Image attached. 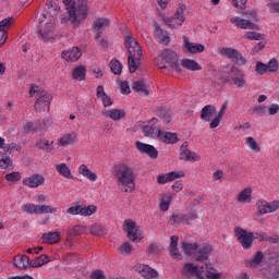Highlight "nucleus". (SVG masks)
<instances>
[{
	"label": "nucleus",
	"instance_id": "f257e3e1",
	"mask_svg": "<svg viewBox=\"0 0 279 279\" xmlns=\"http://www.w3.org/2000/svg\"><path fill=\"white\" fill-rule=\"evenodd\" d=\"M113 175L118 180V186L124 193H132L136 184L134 183V170L128 165L118 163L113 167Z\"/></svg>",
	"mask_w": 279,
	"mask_h": 279
},
{
	"label": "nucleus",
	"instance_id": "f03ea898",
	"mask_svg": "<svg viewBox=\"0 0 279 279\" xmlns=\"http://www.w3.org/2000/svg\"><path fill=\"white\" fill-rule=\"evenodd\" d=\"M124 45L130 53L128 58L129 71L130 73H136L138 62L143 60V49L141 48V44L132 35H129L125 37Z\"/></svg>",
	"mask_w": 279,
	"mask_h": 279
},
{
	"label": "nucleus",
	"instance_id": "7ed1b4c3",
	"mask_svg": "<svg viewBox=\"0 0 279 279\" xmlns=\"http://www.w3.org/2000/svg\"><path fill=\"white\" fill-rule=\"evenodd\" d=\"M87 14L88 2L86 0H77V10L68 9V12H65L61 19V23L64 24L72 19L73 25H80V22L86 19Z\"/></svg>",
	"mask_w": 279,
	"mask_h": 279
},
{
	"label": "nucleus",
	"instance_id": "20e7f679",
	"mask_svg": "<svg viewBox=\"0 0 279 279\" xmlns=\"http://www.w3.org/2000/svg\"><path fill=\"white\" fill-rule=\"evenodd\" d=\"M45 19H47V15H43L39 20V28L36 31L37 38L39 40H51L56 36V22L53 20L45 22Z\"/></svg>",
	"mask_w": 279,
	"mask_h": 279
},
{
	"label": "nucleus",
	"instance_id": "39448f33",
	"mask_svg": "<svg viewBox=\"0 0 279 279\" xmlns=\"http://www.w3.org/2000/svg\"><path fill=\"white\" fill-rule=\"evenodd\" d=\"M245 16L247 20L236 16L231 17L230 23H232V25H235L240 29H259L258 25L254 24L253 22L258 21L255 10L246 11Z\"/></svg>",
	"mask_w": 279,
	"mask_h": 279
},
{
	"label": "nucleus",
	"instance_id": "423d86ee",
	"mask_svg": "<svg viewBox=\"0 0 279 279\" xmlns=\"http://www.w3.org/2000/svg\"><path fill=\"white\" fill-rule=\"evenodd\" d=\"M234 233L238 242L242 245L243 250H251L252 245H254V232H248L241 227H236L234 229Z\"/></svg>",
	"mask_w": 279,
	"mask_h": 279
},
{
	"label": "nucleus",
	"instance_id": "0eeeda50",
	"mask_svg": "<svg viewBox=\"0 0 279 279\" xmlns=\"http://www.w3.org/2000/svg\"><path fill=\"white\" fill-rule=\"evenodd\" d=\"M160 56L163 58V62L167 64L166 66H168V69H171V71H175L177 73L182 71L178 61V54L173 50L166 48L160 52Z\"/></svg>",
	"mask_w": 279,
	"mask_h": 279
},
{
	"label": "nucleus",
	"instance_id": "6e6552de",
	"mask_svg": "<svg viewBox=\"0 0 279 279\" xmlns=\"http://www.w3.org/2000/svg\"><path fill=\"white\" fill-rule=\"evenodd\" d=\"M123 230L128 232V239L133 243H141L143 234L141 233V227H136V222L132 219H128L123 223Z\"/></svg>",
	"mask_w": 279,
	"mask_h": 279
},
{
	"label": "nucleus",
	"instance_id": "1a4fd4ad",
	"mask_svg": "<svg viewBox=\"0 0 279 279\" xmlns=\"http://www.w3.org/2000/svg\"><path fill=\"white\" fill-rule=\"evenodd\" d=\"M14 149V144H5V140L0 136V168L8 169L12 166V159L8 156Z\"/></svg>",
	"mask_w": 279,
	"mask_h": 279
},
{
	"label": "nucleus",
	"instance_id": "9d476101",
	"mask_svg": "<svg viewBox=\"0 0 279 279\" xmlns=\"http://www.w3.org/2000/svg\"><path fill=\"white\" fill-rule=\"evenodd\" d=\"M221 56H226L231 62H234L238 66H245V63L247 60H245V57L239 52V50L234 48H220Z\"/></svg>",
	"mask_w": 279,
	"mask_h": 279
},
{
	"label": "nucleus",
	"instance_id": "9b49d317",
	"mask_svg": "<svg viewBox=\"0 0 279 279\" xmlns=\"http://www.w3.org/2000/svg\"><path fill=\"white\" fill-rule=\"evenodd\" d=\"M228 73L230 75L231 82L238 87V88H244L245 86V78L243 75V72L239 70V68L230 66L228 70Z\"/></svg>",
	"mask_w": 279,
	"mask_h": 279
},
{
	"label": "nucleus",
	"instance_id": "f8f14e48",
	"mask_svg": "<svg viewBox=\"0 0 279 279\" xmlns=\"http://www.w3.org/2000/svg\"><path fill=\"white\" fill-rule=\"evenodd\" d=\"M135 147L140 154H145L148 158L156 160L158 158V149L154 145L145 144L143 142H135Z\"/></svg>",
	"mask_w": 279,
	"mask_h": 279
},
{
	"label": "nucleus",
	"instance_id": "ddd939ff",
	"mask_svg": "<svg viewBox=\"0 0 279 279\" xmlns=\"http://www.w3.org/2000/svg\"><path fill=\"white\" fill-rule=\"evenodd\" d=\"M154 36L155 40H157V43H159L160 45H168L171 43V37L169 36V33L162 29V27H160L157 22H154Z\"/></svg>",
	"mask_w": 279,
	"mask_h": 279
},
{
	"label": "nucleus",
	"instance_id": "4468645a",
	"mask_svg": "<svg viewBox=\"0 0 279 279\" xmlns=\"http://www.w3.org/2000/svg\"><path fill=\"white\" fill-rule=\"evenodd\" d=\"M157 138L165 145H175L178 143V133L162 131V129L157 128Z\"/></svg>",
	"mask_w": 279,
	"mask_h": 279
},
{
	"label": "nucleus",
	"instance_id": "2eb2a0df",
	"mask_svg": "<svg viewBox=\"0 0 279 279\" xmlns=\"http://www.w3.org/2000/svg\"><path fill=\"white\" fill-rule=\"evenodd\" d=\"M51 99H53V97L49 94L40 96L35 102V110H37V112H49L51 109Z\"/></svg>",
	"mask_w": 279,
	"mask_h": 279
},
{
	"label": "nucleus",
	"instance_id": "dca6fc26",
	"mask_svg": "<svg viewBox=\"0 0 279 279\" xmlns=\"http://www.w3.org/2000/svg\"><path fill=\"white\" fill-rule=\"evenodd\" d=\"M180 160H185V162L189 160H191L192 162H197L201 158L198 155L189 149V142L182 143L180 148Z\"/></svg>",
	"mask_w": 279,
	"mask_h": 279
},
{
	"label": "nucleus",
	"instance_id": "f3484780",
	"mask_svg": "<svg viewBox=\"0 0 279 279\" xmlns=\"http://www.w3.org/2000/svg\"><path fill=\"white\" fill-rule=\"evenodd\" d=\"M210 252H213V246L210 244L204 243L199 245L197 252L195 253V260L199 263H203V260H208Z\"/></svg>",
	"mask_w": 279,
	"mask_h": 279
},
{
	"label": "nucleus",
	"instance_id": "a211bd4d",
	"mask_svg": "<svg viewBox=\"0 0 279 279\" xmlns=\"http://www.w3.org/2000/svg\"><path fill=\"white\" fill-rule=\"evenodd\" d=\"M23 184L29 189H38V186H43V184H45V177L41 174H33L24 179Z\"/></svg>",
	"mask_w": 279,
	"mask_h": 279
},
{
	"label": "nucleus",
	"instance_id": "6ab92c4d",
	"mask_svg": "<svg viewBox=\"0 0 279 279\" xmlns=\"http://www.w3.org/2000/svg\"><path fill=\"white\" fill-rule=\"evenodd\" d=\"M23 130L25 134H29L32 132H45L47 130V124L45 123V120H38L37 122H27Z\"/></svg>",
	"mask_w": 279,
	"mask_h": 279
},
{
	"label": "nucleus",
	"instance_id": "aec40b11",
	"mask_svg": "<svg viewBox=\"0 0 279 279\" xmlns=\"http://www.w3.org/2000/svg\"><path fill=\"white\" fill-rule=\"evenodd\" d=\"M185 173L184 171H172L166 174H160L157 178L158 184H167V182H173V180H178L179 178H184Z\"/></svg>",
	"mask_w": 279,
	"mask_h": 279
},
{
	"label": "nucleus",
	"instance_id": "412c9836",
	"mask_svg": "<svg viewBox=\"0 0 279 279\" xmlns=\"http://www.w3.org/2000/svg\"><path fill=\"white\" fill-rule=\"evenodd\" d=\"M61 56L66 62H77L82 58V50L78 47H73L70 50L63 51Z\"/></svg>",
	"mask_w": 279,
	"mask_h": 279
},
{
	"label": "nucleus",
	"instance_id": "4be33fe9",
	"mask_svg": "<svg viewBox=\"0 0 279 279\" xmlns=\"http://www.w3.org/2000/svg\"><path fill=\"white\" fill-rule=\"evenodd\" d=\"M136 271L143 276V278L149 279V278H158V271L156 269L149 267V265L140 264L136 267Z\"/></svg>",
	"mask_w": 279,
	"mask_h": 279
},
{
	"label": "nucleus",
	"instance_id": "5701e85b",
	"mask_svg": "<svg viewBox=\"0 0 279 279\" xmlns=\"http://www.w3.org/2000/svg\"><path fill=\"white\" fill-rule=\"evenodd\" d=\"M215 112H217V108L213 105H206L201 111V119L206 123L213 121V117H215Z\"/></svg>",
	"mask_w": 279,
	"mask_h": 279
},
{
	"label": "nucleus",
	"instance_id": "b1692460",
	"mask_svg": "<svg viewBox=\"0 0 279 279\" xmlns=\"http://www.w3.org/2000/svg\"><path fill=\"white\" fill-rule=\"evenodd\" d=\"M184 270L187 271L189 276H194L197 279H204V266L197 267L193 264H185Z\"/></svg>",
	"mask_w": 279,
	"mask_h": 279
},
{
	"label": "nucleus",
	"instance_id": "393cba45",
	"mask_svg": "<svg viewBox=\"0 0 279 279\" xmlns=\"http://www.w3.org/2000/svg\"><path fill=\"white\" fill-rule=\"evenodd\" d=\"M102 117L111 119L112 121H121V119H125V111L121 109L106 110L102 112Z\"/></svg>",
	"mask_w": 279,
	"mask_h": 279
},
{
	"label": "nucleus",
	"instance_id": "a878e982",
	"mask_svg": "<svg viewBox=\"0 0 279 279\" xmlns=\"http://www.w3.org/2000/svg\"><path fill=\"white\" fill-rule=\"evenodd\" d=\"M184 48L189 53H203L204 49H206L202 44L190 43L186 37H184Z\"/></svg>",
	"mask_w": 279,
	"mask_h": 279
},
{
	"label": "nucleus",
	"instance_id": "bb28decb",
	"mask_svg": "<svg viewBox=\"0 0 279 279\" xmlns=\"http://www.w3.org/2000/svg\"><path fill=\"white\" fill-rule=\"evenodd\" d=\"M41 241L48 245L60 243V232L54 231V232L43 233Z\"/></svg>",
	"mask_w": 279,
	"mask_h": 279
},
{
	"label": "nucleus",
	"instance_id": "cd10ccee",
	"mask_svg": "<svg viewBox=\"0 0 279 279\" xmlns=\"http://www.w3.org/2000/svg\"><path fill=\"white\" fill-rule=\"evenodd\" d=\"M13 265L16 269H27L29 267V257L27 255H17L13 258Z\"/></svg>",
	"mask_w": 279,
	"mask_h": 279
},
{
	"label": "nucleus",
	"instance_id": "c85d7f7f",
	"mask_svg": "<svg viewBox=\"0 0 279 279\" xmlns=\"http://www.w3.org/2000/svg\"><path fill=\"white\" fill-rule=\"evenodd\" d=\"M86 228L84 226L76 225L74 227H69L66 229V234H68V241H71V239H75V236H80L84 234Z\"/></svg>",
	"mask_w": 279,
	"mask_h": 279
},
{
	"label": "nucleus",
	"instance_id": "c756f323",
	"mask_svg": "<svg viewBox=\"0 0 279 279\" xmlns=\"http://www.w3.org/2000/svg\"><path fill=\"white\" fill-rule=\"evenodd\" d=\"M97 97H98V99H101L102 106H105V108H108V107L112 106V104H113L110 96L106 95V92L104 90V86H101V85H99L97 87Z\"/></svg>",
	"mask_w": 279,
	"mask_h": 279
},
{
	"label": "nucleus",
	"instance_id": "7c9ffc66",
	"mask_svg": "<svg viewBox=\"0 0 279 279\" xmlns=\"http://www.w3.org/2000/svg\"><path fill=\"white\" fill-rule=\"evenodd\" d=\"M132 88L135 90V93H138V95H143L144 97L149 95V89L147 88V85H145L144 81L133 82Z\"/></svg>",
	"mask_w": 279,
	"mask_h": 279
},
{
	"label": "nucleus",
	"instance_id": "2f4dec72",
	"mask_svg": "<svg viewBox=\"0 0 279 279\" xmlns=\"http://www.w3.org/2000/svg\"><path fill=\"white\" fill-rule=\"evenodd\" d=\"M157 117H159V119H162L166 125H169L171 123V109L167 107H160L157 110Z\"/></svg>",
	"mask_w": 279,
	"mask_h": 279
},
{
	"label": "nucleus",
	"instance_id": "473e14b6",
	"mask_svg": "<svg viewBox=\"0 0 279 279\" xmlns=\"http://www.w3.org/2000/svg\"><path fill=\"white\" fill-rule=\"evenodd\" d=\"M181 65L183 69H187V71H202V65H199V63L193 59H184L181 62Z\"/></svg>",
	"mask_w": 279,
	"mask_h": 279
},
{
	"label": "nucleus",
	"instance_id": "72a5a7b5",
	"mask_svg": "<svg viewBox=\"0 0 279 279\" xmlns=\"http://www.w3.org/2000/svg\"><path fill=\"white\" fill-rule=\"evenodd\" d=\"M78 173H81V175H83L84 178H87V180H90V182H95L97 180V174L90 171V169H88V166L86 165L80 166Z\"/></svg>",
	"mask_w": 279,
	"mask_h": 279
},
{
	"label": "nucleus",
	"instance_id": "f704fd0d",
	"mask_svg": "<svg viewBox=\"0 0 279 279\" xmlns=\"http://www.w3.org/2000/svg\"><path fill=\"white\" fill-rule=\"evenodd\" d=\"M56 171L59 172L62 178H66L68 180H73V174H71V168L66 166V163H60L56 166Z\"/></svg>",
	"mask_w": 279,
	"mask_h": 279
},
{
	"label": "nucleus",
	"instance_id": "c9c22d12",
	"mask_svg": "<svg viewBox=\"0 0 279 279\" xmlns=\"http://www.w3.org/2000/svg\"><path fill=\"white\" fill-rule=\"evenodd\" d=\"M72 77L73 80H78V82H84L86 80V68L84 66H76L72 70Z\"/></svg>",
	"mask_w": 279,
	"mask_h": 279
},
{
	"label": "nucleus",
	"instance_id": "e433bc0d",
	"mask_svg": "<svg viewBox=\"0 0 279 279\" xmlns=\"http://www.w3.org/2000/svg\"><path fill=\"white\" fill-rule=\"evenodd\" d=\"M35 146L43 151H53V142H49L48 140H39L35 143Z\"/></svg>",
	"mask_w": 279,
	"mask_h": 279
},
{
	"label": "nucleus",
	"instance_id": "4c0bfd02",
	"mask_svg": "<svg viewBox=\"0 0 279 279\" xmlns=\"http://www.w3.org/2000/svg\"><path fill=\"white\" fill-rule=\"evenodd\" d=\"M171 226L175 225V223H186L187 226L191 223L189 221V216L184 215V214H173L171 216V218L169 219Z\"/></svg>",
	"mask_w": 279,
	"mask_h": 279
},
{
	"label": "nucleus",
	"instance_id": "58836bf2",
	"mask_svg": "<svg viewBox=\"0 0 279 279\" xmlns=\"http://www.w3.org/2000/svg\"><path fill=\"white\" fill-rule=\"evenodd\" d=\"M263 258H265V255L263 254V252L258 251L255 254V256L253 257V259L246 262L245 265H246V267L256 268V267H258L259 264L263 263Z\"/></svg>",
	"mask_w": 279,
	"mask_h": 279
},
{
	"label": "nucleus",
	"instance_id": "ea45409f",
	"mask_svg": "<svg viewBox=\"0 0 279 279\" xmlns=\"http://www.w3.org/2000/svg\"><path fill=\"white\" fill-rule=\"evenodd\" d=\"M75 138H77V135L72 132L61 138H59V145L61 147H66V145H73V143H75Z\"/></svg>",
	"mask_w": 279,
	"mask_h": 279
},
{
	"label": "nucleus",
	"instance_id": "a19ab883",
	"mask_svg": "<svg viewBox=\"0 0 279 279\" xmlns=\"http://www.w3.org/2000/svg\"><path fill=\"white\" fill-rule=\"evenodd\" d=\"M238 202L250 204L252 202V189L245 187L239 195Z\"/></svg>",
	"mask_w": 279,
	"mask_h": 279
},
{
	"label": "nucleus",
	"instance_id": "79ce46f5",
	"mask_svg": "<svg viewBox=\"0 0 279 279\" xmlns=\"http://www.w3.org/2000/svg\"><path fill=\"white\" fill-rule=\"evenodd\" d=\"M185 10H186V5L180 4L174 13V16H172V19H174V21H180V25H182V23H184V21H186V19L184 17Z\"/></svg>",
	"mask_w": 279,
	"mask_h": 279
},
{
	"label": "nucleus",
	"instance_id": "37998d69",
	"mask_svg": "<svg viewBox=\"0 0 279 279\" xmlns=\"http://www.w3.org/2000/svg\"><path fill=\"white\" fill-rule=\"evenodd\" d=\"M119 254L122 256H130L132 252H134V246L130 242H124L122 245L118 248Z\"/></svg>",
	"mask_w": 279,
	"mask_h": 279
},
{
	"label": "nucleus",
	"instance_id": "c03bdc74",
	"mask_svg": "<svg viewBox=\"0 0 279 279\" xmlns=\"http://www.w3.org/2000/svg\"><path fill=\"white\" fill-rule=\"evenodd\" d=\"M256 207H257V213L259 215H267V213H270L269 202L267 201H257Z\"/></svg>",
	"mask_w": 279,
	"mask_h": 279
},
{
	"label": "nucleus",
	"instance_id": "a18cd8bd",
	"mask_svg": "<svg viewBox=\"0 0 279 279\" xmlns=\"http://www.w3.org/2000/svg\"><path fill=\"white\" fill-rule=\"evenodd\" d=\"M181 247L184 252V254H187V256H191L197 250V243H189L186 241H183L181 243Z\"/></svg>",
	"mask_w": 279,
	"mask_h": 279
},
{
	"label": "nucleus",
	"instance_id": "49530a36",
	"mask_svg": "<svg viewBox=\"0 0 279 279\" xmlns=\"http://www.w3.org/2000/svg\"><path fill=\"white\" fill-rule=\"evenodd\" d=\"M109 66L111 73H113L114 75H121V72L123 71V65H121V62H119V60H111Z\"/></svg>",
	"mask_w": 279,
	"mask_h": 279
},
{
	"label": "nucleus",
	"instance_id": "de8ad7c7",
	"mask_svg": "<svg viewBox=\"0 0 279 279\" xmlns=\"http://www.w3.org/2000/svg\"><path fill=\"white\" fill-rule=\"evenodd\" d=\"M58 213V209L51 206L47 205H37V215H45V214H50L53 215Z\"/></svg>",
	"mask_w": 279,
	"mask_h": 279
},
{
	"label": "nucleus",
	"instance_id": "09e8293b",
	"mask_svg": "<svg viewBox=\"0 0 279 279\" xmlns=\"http://www.w3.org/2000/svg\"><path fill=\"white\" fill-rule=\"evenodd\" d=\"M89 230L93 236H104L106 233V228L102 225H92Z\"/></svg>",
	"mask_w": 279,
	"mask_h": 279
},
{
	"label": "nucleus",
	"instance_id": "8fccbe9b",
	"mask_svg": "<svg viewBox=\"0 0 279 279\" xmlns=\"http://www.w3.org/2000/svg\"><path fill=\"white\" fill-rule=\"evenodd\" d=\"M97 213V206L89 205V206H81V215L82 217H90Z\"/></svg>",
	"mask_w": 279,
	"mask_h": 279
},
{
	"label": "nucleus",
	"instance_id": "3c124183",
	"mask_svg": "<svg viewBox=\"0 0 279 279\" xmlns=\"http://www.w3.org/2000/svg\"><path fill=\"white\" fill-rule=\"evenodd\" d=\"M171 204V198L165 194L161 195L159 208L162 213H167L169 210V206Z\"/></svg>",
	"mask_w": 279,
	"mask_h": 279
},
{
	"label": "nucleus",
	"instance_id": "603ef678",
	"mask_svg": "<svg viewBox=\"0 0 279 279\" xmlns=\"http://www.w3.org/2000/svg\"><path fill=\"white\" fill-rule=\"evenodd\" d=\"M245 145L248 149H252V151H256V154L260 151V146H258V143L256 140H254V137H246Z\"/></svg>",
	"mask_w": 279,
	"mask_h": 279
},
{
	"label": "nucleus",
	"instance_id": "864d4df0",
	"mask_svg": "<svg viewBox=\"0 0 279 279\" xmlns=\"http://www.w3.org/2000/svg\"><path fill=\"white\" fill-rule=\"evenodd\" d=\"M142 132L147 138H154V134H156V132L158 133V128L144 125L142 126Z\"/></svg>",
	"mask_w": 279,
	"mask_h": 279
},
{
	"label": "nucleus",
	"instance_id": "5fc2aeb1",
	"mask_svg": "<svg viewBox=\"0 0 279 279\" xmlns=\"http://www.w3.org/2000/svg\"><path fill=\"white\" fill-rule=\"evenodd\" d=\"M94 25L99 32V29H104V27H108L110 25V20L106 17H99L95 21Z\"/></svg>",
	"mask_w": 279,
	"mask_h": 279
},
{
	"label": "nucleus",
	"instance_id": "6e6d98bb",
	"mask_svg": "<svg viewBox=\"0 0 279 279\" xmlns=\"http://www.w3.org/2000/svg\"><path fill=\"white\" fill-rule=\"evenodd\" d=\"M146 252L147 254H153L156 256V254H160V252H162V246L160 244L151 243L148 245Z\"/></svg>",
	"mask_w": 279,
	"mask_h": 279
},
{
	"label": "nucleus",
	"instance_id": "4d7b16f0",
	"mask_svg": "<svg viewBox=\"0 0 279 279\" xmlns=\"http://www.w3.org/2000/svg\"><path fill=\"white\" fill-rule=\"evenodd\" d=\"M264 37L265 35L256 32H247L244 35V38H246V40H263Z\"/></svg>",
	"mask_w": 279,
	"mask_h": 279
},
{
	"label": "nucleus",
	"instance_id": "13d9d810",
	"mask_svg": "<svg viewBox=\"0 0 279 279\" xmlns=\"http://www.w3.org/2000/svg\"><path fill=\"white\" fill-rule=\"evenodd\" d=\"M23 211L27 213L28 215H38V205L26 204L23 207Z\"/></svg>",
	"mask_w": 279,
	"mask_h": 279
},
{
	"label": "nucleus",
	"instance_id": "bf43d9fd",
	"mask_svg": "<svg viewBox=\"0 0 279 279\" xmlns=\"http://www.w3.org/2000/svg\"><path fill=\"white\" fill-rule=\"evenodd\" d=\"M95 40L96 43H98V45H100V47H102L104 49H108L109 47L108 40L101 37V31H98L96 33Z\"/></svg>",
	"mask_w": 279,
	"mask_h": 279
},
{
	"label": "nucleus",
	"instance_id": "052dcab7",
	"mask_svg": "<svg viewBox=\"0 0 279 279\" xmlns=\"http://www.w3.org/2000/svg\"><path fill=\"white\" fill-rule=\"evenodd\" d=\"M255 71L258 75H265L267 73V64L263 63V61H257L255 65Z\"/></svg>",
	"mask_w": 279,
	"mask_h": 279
},
{
	"label": "nucleus",
	"instance_id": "680f3d73",
	"mask_svg": "<svg viewBox=\"0 0 279 279\" xmlns=\"http://www.w3.org/2000/svg\"><path fill=\"white\" fill-rule=\"evenodd\" d=\"M230 169L234 175H239L240 173H243V163L235 161L231 165Z\"/></svg>",
	"mask_w": 279,
	"mask_h": 279
},
{
	"label": "nucleus",
	"instance_id": "e2e57ef3",
	"mask_svg": "<svg viewBox=\"0 0 279 279\" xmlns=\"http://www.w3.org/2000/svg\"><path fill=\"white\" fill-rule=\"evenodd\" d=\"M155 62H156L158 69H160L161 71H167V69H169V65H167V63H165V59L162 58V56L160 53L155 59Z\"/></svg>",
	"mask_w": 279,
	"mask_h": 279
},
{
	"label": "nucleus",
	"instance_id": "0e129e2a",
	"mask_svg": "<svg viewBox=\"0 0 279 279\" xmlns=\"http://www.w3.org/2000/svg\"><path fill=\"white\" fill-rule=\"evenodd\" d=\"M169 252L174 260H182V254L180 253V250H178V246L169 247Z\"/></svg>",
	"mask_w": 279,
	"mask_h": 279
},
{
	"label": "nucleus",
	"instance_id": "69168bd1",
	"mask_svg": "<svg viewBox=\"0 0 279 279\" xmlns=\"http://www.w3.org/2000/svg\"><path fill=\"white\" fill-rule=\"evenodd\" d=\"M267 70L269 71V73H276V71H278L279 65H278V60L276 59H271L268 64H266Z\"/></svg>",
	"mask_w": 279,
	"mask_h": 279
},
{
	"label": "nucleus",
	"instance_id": "338daca9",
	"mask_svg": "<svg viewBox=\"0 0 279 279\" xmlns=\"http://www.w3.org/2000/svg\"><path fill=\"white\" fill-rule=\"evenodd\" d=\"M5 180L7 182H19L21 180V174L20 172H11L5 174Z\"/></svg>",
	"mask_w": 279,
	"mask_h": 279
},
{
	"label": "nucleus",
	"instance_id": "774afa93",
	"mask_svg": "<svg viewBox=\"0 0 279 279\" xmlns=\"http://www.w3.org/2000/svg\"><path fill=\"white\" fill-rule=\"evenodd\" d=\"M90 278L92 279H106V275L104 274V270L97 269L90 274Z\"/></svg>",
	"mask_w": 279,
	"mask_h": 279
}]
</instances>
